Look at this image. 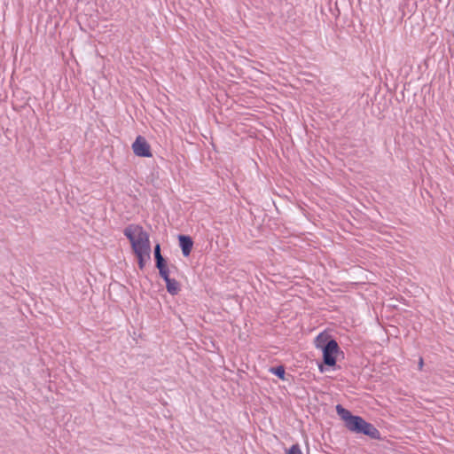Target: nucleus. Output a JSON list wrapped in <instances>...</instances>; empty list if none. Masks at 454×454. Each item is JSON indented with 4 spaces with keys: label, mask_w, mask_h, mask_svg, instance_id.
<instances>
[{
    "label": "nucleus",
    "mask_w": 454,
    "mask_h": 454,
    "mask_svg": "<svg viewBox=\"0 0 454 454\" xmlns=\"http://www.w3.org/2000/svg\"><path fill=\"white\" fill-rule=\"evenodd\" d=\"M324 363L328 366L336 364V356L340 353V347L337 341H330L323 349Z\"/></svg>",
    "instance_id": "nucleus-4"
},
{
    "label": "nucleus",
    "mask_w": 454,
    "mask_h": 454,
    "mask_svg": "<svg viewBox=\"0 0 454 454\" xmlns=\"http://www.w3.org/2000/svg\"><path fill=\"white\" fill-rule=\"evenodd\" d=\"M131 148L137 157L150 158L153 156L151 145L142 136H137L133 142Z\"/></svg>",
    "instance_id": "nucleus-3"
},
{
    "label": "nucleus",
    "mask_w": 454,
    "mask_h": 454,
    "mask_svg": "<svg viewBox=\"0 0 454 454\" xmlns=\"http://www.w3.org/2000/svg\"><path fill=\"white\" fill-rule=\"evenodd\" d=\"M160 275L165 280V282L167 281V279H170L169 270H168V267L166 269L160 270Z\"/></svg>",
    "instance_id": "nucleus-10"
},
{
    "label": "nucleus",
    "mask_w": 454,
    "mask_h": 454,
    "mask_svg": "<svg viewBox=\"0 0 454 454\" xmlns=\"http://www.w3.org/2000/svg\"><path fill=\"white\" fill-rule=\"evenodd\" d=\"M336 411L349 431L362 433L375 440L380 438V431L373 425L366 422L363 418L352 415L349 411L343 408L341 405H337Z\"/></svg>",
    "instance_id": "nucleus-2"
},
{
    "label": "nucleus",
    "mask_w": 454,
    "mask_h": 454,
    "mask_svg": "<svg viewBox=\"0 0 454 454\" xmlns=\"http://www.w3.org/2000/svg\"><path fill=\"white\" fill-rule=\"evenodd\" d=\"M166 286H167L168 292L173 295L177 294L178 292L180 291L179 283L176 280L172 279V278L167 279Z\"/></svg>",
    "instance_id": "nucleus-7"
},
{
    "label": "nucleus",
    "mask_w": 454,
    "mask_h": 454,
    "mask_svg": "<svg viewBox=\"0 0 454 454\" xmlns=\"http://www.w3.org/2000/svg\"><path fill=\"white\" fill-rule=\"evenodd\" d=\"M330 341H336L332 339L330 333L326 331L320 333L314 340L315 347L317 349H323Z\"/></svg>",
    "instance_id": "nucleus-5"
},
{
    "label": "nucleus",
    "mask_w": 454,
    "mask_h": 454,
    "mask_svg": "<svg viewBox=\"0 0 454 454\" xmlns=\"http://www.w3.org/2000/svg\"><path fill=\"white\" fill-rule=\"evenodd\" d=\"M270 372H273L275 375H277L278 377H279L282 380L285 377V369L282 366L271 368Z\"/></svg>",
    "instance_id": "nucleus-8"
},
{
    "label": "nucleus",
    "mask_w": 454,
    "mask_h": 454,
    "mask_svg": "<svg viewBox=\"0 0 454 454\" xmlns=\"http://www.w3.org/2000/svg\"><path fill=\"white\" fill-rule=\"evenodd\" d=\"M287 454H302V452L300 446L298 444H294L288 450Z\"/></svg>",
    "instance_id": "nucleus-9"
},
{
    "label": "nucleus",
    "mask_w": 454,
    "mask_h": 454,
    "mask_svg": "<svg viewBox=\"0 0 454 454\" xmlns=\"http://www.w3.org/2000/svg\"><path fill=\"white\" fill-rule=\"evenodd\" d=\"M179 245L182 249V253L184 256L190 255L192 247L193 241L189 236L180 235L178 237Z\"/></svg>",
    "instance_id": "nucleus-6"
},
{
    "label": "nucleus",
    "mask_w": 454,
    "mask_h": 454,
    "mask_svg": "<svg viewBox=\"0 0 454 454\" xmlns=\"http://www.w3.org/2000/svg\"><path fill=\"white\" fill-rule=\"evenodd\" d=\"M156 266L159 269V271L168 267L164 259L156 260Z\"/></svg>",
    "instance_id": "nucleus-11"
},
{
    "label": "nucleus",
    "mask_w": 454,
    "mask_h": 454,
    "mask_svg": "<svg viewBox=\"0 0 454 454\" xmlns=\"http://www.w3.org/2000/svg\"><path fill=\"white\" fill-rule=\"evenodd\" d=\"M423 365H424V361H423V358H422V357H420V358H419V370H422Z\"/></svg>",
    "instance_id": "nucleus-13"
},
{
    "label": "nucleus",
    "mask_w": 454,
    "mask_h": 454,
    "mask_svg": "<svg viewBox=\"0 0 454 454\" xmlns=\"http://www.w3.org/2000/svg\"><path fill=\"white\" fill-rule=\"evenodd\" d=\"M154 256L156 260L163 259L160 254V247L159 244H157L154 247Z\"/></svg>",
    "instance_id": "nucleus-12"
},
{
    "label": "nucleus",
    "mask_w": 454,
    "mask_h": 454,
    "mask_svg": "<svg viewBox=\"0 0 454 454\" xmlns=\"http://www.w3.org/2000/svg\"><path fill=\"white\" fill-rule=\"evenodd\" d=\"M123 233L129 240L132 251L137 259L139 268L143 270L145 262L151 258L149 234L138 224L127 226Z\"/></svg>",
    "instance_id": "nucleus-1"
},
{
    "label": "nucleus",
    "mask_w": 454,
    "mask_h": 454,
    "mask_svg": "<svg viewBox=\"0 0 454 454\" xmlns=\"http://www.w3.org/2000/svg\"><path fill=\"white\" fill-rule=\"evenodd\" d=\"M319 370H320V372H323V371H324L323 365H320V366H319Z\"/></svg>",
    "instance_id": "nucleus-14"
}]
</instances>
